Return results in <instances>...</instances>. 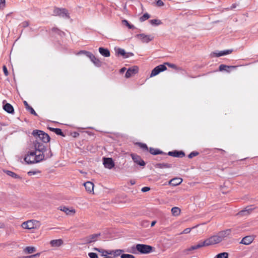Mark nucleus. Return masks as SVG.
I'll return each mask as SVG.
<instances>
[{
	"mask_svg": "<svg viewBox=\"0 0 258 258\" xmlns=\"http://www.w3.org/2000/svg\"><path fill=\"white\" fill-rule=\"evenodd\" d=\"M124 252V250L122 249H116V250H110V255L113 254L114 257L117 256L119 255H121V254Z\"/></svg>",
	"mask_w": 258,
	"mask_h": 258,
	"instance_id": "32",
	"label": "nucleus"
},
{
	"mask_svg": "<svg viewBox=\"0 0 258 258\" xmlns=\"http://www.w3.org/2000/svg\"><path fill=\"white\" fill-rule=\"evenodd\" d=\"M136 37L140 39L143 43H148L154 38L152 35H146L144 33L137 34Z\"/></svg>",
	"mask_w": 258,
	"mask_h": 258,
	"instance_id": "10",
	"label": "nucleus"
},
{
	"mask_svg": "<svg viewBox=\"0 0 258 258\" xmlns=\"http://www.w3.org/2000/svg\"><path fill=\"white\" fill-rule=\"evenodd\" d=\"M84 186L86 190L89 193H92L93 192L94 190V184L90 181H87L85 182L84 184Z\"/></svg>",
	"mask_w": 258,
	"mask_h": 258,
	"instance_id": "20",
	"label": "nucleus"
},
{
	"mask_svg": "<svg viewBox=\"0 0 258 258\" xmlns=\"http://www.w3.org/2000/svg\"><path fill=\"white\" fill-rule=\"evenodd\" d=\"M103 164L105 168L112 169L114 166V163L111 158H104Z\"/></svg>",
	"mask_w": 258,
	"mask_h": 258,
	"instance_id": "15",
	"label": "nucleus"
},
{
	"mask_svg": "<svg viewBox=\"0 0 258 258\" xmlns=\"http://www.w3.org/2000/svg\"><path fill=\"white\" fill-rule=\"evenodd\" d=\"M115 50L116 55L122 56L124 58H125L126 52L123 49L121 48H115Z\"/></svg>",
	"mask_w": 258,
	"mask_h": 258,
	"instance_id": "29",
	"label": "nucleus"
},
{
	"mask_svg": "<svg viewBox=\"0 0 258 258\" xmlns=\"http://www.w3.org/2000/svg\"><path fill=\"white\" fill-rule=\"evenodd\" d=\"M37 172H39L38 171L36 172V171H30L28 172V174L29 176H31V175L35 174Z\"/></svg>",
	"mask_w": 258,
	"mask_h": 258,
	"instance_id": "59",
	"label": "nucleus"
},
{
	"mask_svg": "<svg viewBox=\"0 0 258 258\" xmlns=\"http://www.w3.org/2000/svg\"><path fill=\"white\" fill-rule=\"evenodd\" d=\"M63 243V241L61 239L52 240L50 241V244L52 247H59Z\"/></svg>",
	"mask_w": 258,
	"mask_h": 258,
	"instance_id": "24",
	"label": "nucleus"
},
{
	"mask_svg": "<svg viewBox=\"0 0 258 258\" xmlns=\"http://www.w3.org/2000/svg\"><path fill=\"white\" fill-rule=\"evenodd\" d=\"M52 156V154L50 149L45 154H37L36 152L32 151L28 152L24 160L27 164H32L39 163L45 159L50 158Z\"/></svg>",
	"mask_w": 258,
	"mask_h": 258,
	"instance_id": "1",
	"label": "nucleus"
},
{
	"mask_svg": "<svg viewBox=\"0 0 258 258\" xmlns=\"http://www.w3.org/2000/svg\"><path fill=\"white\" fill-rule=\"evenodd\" d=\"M88 256L90 258H98L97 254L94 252H89Z\"/></svg>",
	"mask_w": 258,
	"mask_h": 258,
	"instance_id": "48",
	"label": "nucleus"
},
{
	"mask_svg": "<svg viewBox=\"0 0 258 258\" xmlns=\"http://www.w3.org/2000/svg\"><path fill=\"white\" fill-rule=\"evenodd\" d=\"M87 53H91V52H89V51H87L86 52H85V54H85L86 56H87V57H89V54H88Z\"/></svg>",
	"mask_w": 258,
	"mask_h": 258,
	"instance_id": "63",
	"label": "nucleus"
},
{
	"mask_svg": "<svg viewBox=\"0 0 258 258\" xmlns=\"http://www.w3.org/2000/svg\"><path fill=\"white\" fill-rule=\"evenodd\" d=\"M131 156L134 161V162L138 165H139L140 166H145L146 165L145 162L142 159L141 156L139 155L135 154V153H132L131 154Z\"/></svg>",
	"mask_w": 258,
	"mask_h": 258,
	"instance_id": "7",
	"label": "nucleus"
},
{
	"mask_svg": "<svg viewBox=\"0 0 258 258\" xmlns=\"http://www.w3.org/2000/svg\"><path fill=\"white\" fill-rule=\"evenodd\" d=\"M33 146L34 147L35 151L37 154L41 153L45 154V152H47L46 147L44 144L38 141V140L33 141Z\"/></svg>",
	"mask_w": 258,
	"mask_h": 258,
	"instance_id": "4",
	"label": "nucleus"
},
{
	"mask_svg": "<svg viewBox=\"0 0 258 258\" xmlns=\"http://www.w3.org/2000/svg\"><path fill=\"white\" fill-rule=\"evenodd\" d=\"M91 61L97 67H100L101 66V61L96 57Z\"/></svg>",
	"mask_w": 258,
	"mask_h": 258,
	"instance_id": "36",
	"label": "nucleus"
},
{
	"mask_svg": "<svg viewBox=\"0 0 258 258\" xmlns=\"http://www.w3.org/2000/svg\"><path fill=\"white\" fill-rule=\"evenodd\" d=\"M216 258H228V253L225 252L219 253L216 255Z\"/></svg>",
	"mask_w": 258,
	"mask_h": 258,
	"instance_id": "39",
	"label": "nucleus"
},
{
	"mask_svg": "<svg viewBox=\"0 0 258 258\" xmlns=\"http://www.w3.org/2000/svg\"><path fill=\"white\" fill-rule=\"evenodd\" d=\"M5 0H0V9H3L5 7Z\"/></svg>",
	"mask_w": 258,
	"mask_h": 258,
	"instance_id": "49",
	"label": "nucleus"
},
{
	"mask_svg": "<svg viewBox=\"0 0 258 258\" xmlns=\"http://www.w3.org/2000/svg\"><path fill=\"white\" fill-rule=\"evenodd\" d=\"M182 181V179L181 178H174L171 179L169 181V184L173 186H176L180 184Z\"/></svg>",
	"mask_w": 258,
	"mask_h": 258,
	"instance_id": "26",
	"label": "nucleus"
},
{
	"mask_svg": "<svg viewBox=\"0 0 258 258\" xmlns=\"http://www.w3.org/2000/svg\"><path fill=\"white\" fill-rule=\"evenodd\" d=\"M165 64L167 65L169 67L172 68V69H175L177 68V66L175 64H173V63H171L169 62H166L165 63Z\"/></svg>",
	"mask_w": 258,
	"mask_h": 258,
	"instance_id": "50",
	"label": "nucleus"
},
{
	"mask_svg": "<svg viewBox=\"0 0 258 258\" xmlns=\"http://www.w3.org/2000/svg\"><path fill=\"white\" fill-rule=\"evenodd\" d=\"M32 134L35 138L36 140H38L39 142L41 141L44 143H48L50 139L49 136L47 133L41 130H33Z\"/></svg>",
	"mask_w": 258,
	"mask_h": 258,
	"instance_id": "2",
	"label": "nucleus"
},
{
	"mask_svg": "<svg viewBox=\"0 0 258 258\" xmlns=\"http://www.w3.org/2000/svg\"><path fill=\"white\" fill-rule=\"evenodd\" d=\"M99 52L102 56L104 57H109L110 55V51L107 48H105L103 47H99Z\"/></svg>",
	"mask_w": 258,
	"mask_h": 258,
	"instance_id": "23",
	"label": "nucleus"
},
{
	"mask_svg": "<svg viewBox=\"0 0 258 258\" xmlns=\"http://www.w3.org/2000/svg\"><path fill=\"white\" fill-rule=\"evenodd\" d=\"M4 172L9 176L12 177L16 179H21V177L17 174L16 173H14V172H12L10 170H5Z\"/></svg>",
	"mask_w": 258,
	"mask_h": 258,
	"instance_id": "31",
	"label": "nucleus"
},
{
	"mask_svg": "<svg viewBox=\"0 0 258 258\" xmlns=\"http://www.w3.org/2000/svg\"><path fill=\"white\" fill-rule=\"evenodd\" d=\"M27 111H29L31 114L35 115V116H38L37 113L35 112V111L34 110V109L31 106L29 108L27 109Z\"/></svg>",
	"mask_w": 258,
	"mask_h": 258,
	"instance_id": "47",
	"label": "nucleus"
},
{
	"mask_svg": "<svg viewBox=\"0 0 258 258\" xmlns=\"http://www.w3.org/2000/svg\"><path fill=\"white\" fill-rule=\"evenodd\" d=\"M53 16H58L65 19H69L70 16L68 10L64 8H55L53 11Z\"/></svg>",
	"mask_w": 258,
	"mask_h": 258,
	"instance_id": "5",
	"label": "nucleus"
},
{
	"mask_svg": "<svg viewBox=\"0 0 258 258\" xmlns=\"http://www.w3.org/2000/svg\"><path fill=\"white\" fill-rule=\"evenodd\" d=\"M150 187L145 186L142 188V191L143 192H146V191H149L150 190Z\"/></svg>",
	"mask_w": 258,
	"mask_h": 258,
	"instance_id": "57",
	"label": "nucleus"
},
{
	"mask_svg": "<svg viewBox=\"0 0 258 258\" xmlns=\"http://www.w3.org/2000/svg\"><path fill=\"white\" fill-rule=\"evenodd\" d=\"M191 231V228H185L182 232L180 233V234H187L189 233Z\"/></svg>",
	"mask_w": 258,
	"mask_h": 258,
	"instance_id": "52",
	"label": "nucleus"
},
{
	"mask_svg": "<svg viewBox=\"0 0 258 258\" xmlns=\"http://www.w3.org/2000/svg\"><path fill=\"white\" fill-rule=\"evenodd\" d=\"M82 241V244H89L90 243V241L88 239V236H87L86 237H84L81 239Z\"/></svg>",
	"mask_w": 258,
	"mask_h": 258,
	"instance_id": "46",
	"label": "nucleus"
},
{
	"mask_svg": "<svg viewBox=\"0 0 258 258\" xmlns=\"http://www.w3.org/2000/svg\"><path fill=\"white\" fill-rule=\"evenodd\" d=\"M3 109L9 113H14V109L13 106L9 103H6V104H4Z\"/></svg>",
	"mask_w": 258,
	"mask_h": 258,
	"instance_id": "18",
	"label": "nucleus"
},
{
	"mask_svg": "<svg viewBox=\"0 0 258 258\" xmlns=\"http://www.w3.org/2000/svg\"><path fill=\"white\" fill-rule=\"evenodd\" d=\"M203 246H204L203 242H200L196 245H192L189 248L184 249L182 252L183 254L186 255L190 254L191 253V251L201 248Z\"/></svg>",
	"mask_w": 258,
	"mask_h": 258,
	"instance_id": "8",
	"label": "nucleus"
},
{
	"mask_svg": "<svg viewBox=\"0 0 258 258\" xmlns=\"http://www.w3.org/2000/svg\"><path fill=\"white\" fill-rule=\"evenodd\" d=\"M167 70V68L165 64H160L156 67L151 72L150 77H152L159 74L160 72Z\"/></svg>",
	"mask_w": 258,
	"mask_h": 258,
	"instance_id": "9",
	"label": "nucleus"
},
{
	"mask_svg": "<svg viewBox=\"0 0 258 258\" xmlns=\"http://www.w3.org/2000/svg\"><path fill=\"white\" fill-rule=\"evenodd\" d=\"M167 154V155L174 157H179L182 158L185 156V153L184 152L182 151H177L175 150L173 151H170Z\"/></svg>",
	"mask_w": 258,
	"mask_h": 258,
	"instance_id": "16",
	"label": "nucleus"
},
{
	"mask_svg": "<svg viewBox=\"0 0 258 258\" xmlns=\"http://www.w3.org/2000/svg\"><path fill=\"white\" fill-rule=\"evenodd\" d=\"M121 258H135V256L131 254H121L120 255Z\"/></svg>",
	"mask_w": 258,
	"mask_h": 258,
	"instance_id": "44",
	"label": "nucleus"
},
{
	"mask_svg": "<svg viewBox=\"0 0 258 258\" xmlns=\"http://www.w3.org/2000/svg\"><path fill=\"white\" fill-rule=\"evenodd\" d=\"M60 210L65 212L67 214H69L70 212L75 213V211L73 210H70L68 208L66 207H61Z\"/></svg>",
	"mask_w": 258,
	"mask_h": 258,
	"instance_id": "41",
	"label": "nucleus"
},
{
	"mask_svg": "<svg viewBox=\"0 0 258 258\" xmlns=\"http://www.w3.org/2000/svg\"><path fill=\"white\" fill-rule=\"evenodd\" d=\"M156 5L158 7H162L164 6V4L162 0H158L156 2Z\"/></svg>",
	"mask_w": 258,
	"mask_h": 258,
	"instance_id": "51",
	"label": "nucleus"
},
{
	"mask_svg": "<svg viewBox=\"0 0 258 258\" xmlns=\"http://www.w3.org/2000/svg\"><path fill=\"white\" fill-rule=\"evenodd\" d=\"M151 24L153 25H159L162 24V22L160 20L153 19L150 21Z\"/></svg>",
	"mask_w": 258,
	"mask_h": 258,
	"instance_id": "38",
	"label": "nucleus"
},
{
	"mask_svg": "<svg viewBox=\"0 0 258 258\" xmlns=\"http://www.w3.org/2000/svg\"><path fill=\"white\" fill-rule=\"evenodd\" d=\"M36 251V248L33 246H27L24 249V251L28 253H32Z\"/></svg>",
	"mask_w": 258,
	"mask_h": 258,
	"instance_id": "35",
	"label": "nucleus"
},
{
	"mask_svg": "<svg viewBox=\"0 0 258 258\" xmlns=\"http://www.w3.org/2000/svg\"><path fill=\"white\" fill-rule=\"evenodd\" d=\"M87 51L86 50H81L79 52L78 54H85V52H86Z\"/></svg>",
	"mask_w": 258,
	"mask_h": 258,
	"instance_id": "60",
	"label": "nucleus"
},
{
	"mask_svg": "<svg viewBox=\"0 0 258 258\" xmlns=\"http://www.w3.org/2000/svg\"><path fill=\"white\" fill-rule=\"evenodd\" d=\"M150 18V15L148 13H145L142 17L140 18V22H144Z\"/></svg>",
	"mask_w": 258,
	"mask_h": 258,
	"instance_id": "37",
	"label": "nucleus"
},
{
	"mask_svg": "<svg viewBox=\"0 0 258 258\" xmlns=\"http://www.w3.org/2000/svg\"><path fill=\"white\" fill-rule=\"evenodd\" d=\"M3 71H4L5 75L6 76H8L9 73H8V70L7 69V67L5 66H3Z\"/></svg>",
	"mask_w": 258,
	"mask_h": 258,
	"instance_id": "55",
	"label": "nucleus"
},
{
	"mask_svg": "<svg viewBox=\"0 0 258 258\" xmlns=\"http://www.w3.org/2000/svg\"><path fill=\"white\" fill-rule=\"evenodd\" d=\"M55 128H53V127H48V129H49L50 131H52V132H54V130H55Z\"/></svg>",
	"mask_w": 258,
	"mask_h": 258,
	"instance_id": "62",
	"label": "nucleus"
},
{
	"mask_svg": "<svg viewBox=\"0 0 258 258\" xmlns=\"http://www.w3.org/2000/svg\"><path fill=\"white\" fill-rule=\"evenodd\" d=\"M156 223V221H152V223H151V226H153Z\"/></svg>",
	"mask_w": 258,
	"mask_h": 258,
	"instance_id": "64",
	"label": "nucleus"
},
{
	"mask_svg": "<svg viewBox=\"0 0 258 258\" xmlns=\"http://www.w3.org/2000/svg\"><path fill=\"white\" fill-rule=\"evenodd\" d=\"M254 208H252L251 206L246 207L244 210L241 211L238 213V214L241 216H244L250 214Z\"/></svg>",
	"mask_w": 258,
	"mask_h": 258,
	"instance_id": "22",
	"label": "nucleus"
},
{
	"mask_svg": "<svg viewBox=\"0 0 258 258\" xmlns=\"http://www.w3.org/2000/svg\"><path fill=\"white\" fill-rule=\"evenodd\" d=\"M253 240V238L251 236H246L243 237L240 241V243L244 245H248L250 244Z\"/></svg>",
	"mask_w": 258,
	"mask_h": 258,
	"instance_id": "19",
	"label": "nucleus"
},
{
	"mask_svg": "<svg viewBox=\"0 0 258 258\" xmlns=\"http://www.w3.org/2000/svg\"><path fill=\"white\" fill-rule=\"evenodd\" d=\"M154 167L157 168H170L172 167V164L169 163H157L154 165Z\"/></svg>",
	"mask_w": 258,
	"mask_h": 258,
	"instance_id": "27",
	"label": "nucleus"
},
{
	"mask_svg": "<svg viewBox=\"0 0 258 258\" xmlns=\"http://www.w3.org/2000/svg\"><path fill=\"white\" fill-rule=\"evenodd\" d=\"M233 51L232 49H227L223 51H219L218 52H213L211 54L213 56L219 57L223 55H227L230 54Z\"/></svg>",
	"mask_w": 258,
	"mask_h": 258,
	"instance_id": "17",
	"label": "nucleus"
},
{
	"mask_svg": "<svg viewBox=\"0 0 258 258\" xmlns=\"http://www.w3.org/2000/svg\"><path fill=\"white\" fill-rule=\"evenodd\" d=\"M238 66H227L225 64H220L219 67V70L221 72L225 71L230 73L232 70L235 69Z\"/></svg>",
	"mask_w": 258,
	"mask_h": 258,
	"instance_id": "13",
	"label": "nucleus"
},
{
	"mask_svg": "<svg viewBox=\"0 0 258 258\" xmlns=\"http://www.w3.org/2000/svg\"><path fill=\"white\" fill-rule=\"evenodd\" d=\"M125 70H126L125 68H121V69L120 70V72L121 73H123Z\"/></svg>",
	"mask_w": 258,
	"mask_h": 258,
	"instance_id": "61",
	"label": "nucleus"
},
{
	"mask_svg": "<svg viewBox=\"0 0 258 258\" xmlns=\"http://www.w3.org/2000/svg\"><path fill=\"white\" fill-rule=\"evenodd\" d=\"M139 71V68L137 66H134L130 68L126 71L125 77L126 78H129L132 76L135 75Z\"/></svg>",
	"mask_w": 258,
	"mask_h": 258,
	"instance_id": "12",
	"label": "nucleus"
},
{
	"mask_svg": "<svg viewBox=\"0 0 258 258\" xmlns=\"http://www.w3.org/2000/svg\"><path fill=\"white\" fill-rule=\"evenodd\" d=\"M134 54L133 52H126L125 58H127L130 56H133Z\"/></svg>",
	"mask_w": 258,
	"mask_h": 258,
	"instance_id": "56",
	"label": "nucleus"
},
{
	"mask_svg": "<svg viewBox=\"0 0 258 258\" xmlns=\"http://www.w3.org/2000/svg\"><path fill=\"white\" fill-rule=\"evenodd\" d=\"M23 103L26 110L31 107L26 101H24Z\"/></svg>",
	"mask_w": 258,
	"mask_h": 258,
	"instance_id": "58",
	"label": "nucleus"
},
{
	"mask_svg": "<svg viewBox=\"0 0 258 258\" xmlns=\"http://www.w3.org/2000/svg\"><path fill=\"white\" fill-rule=\"evenodd\" d=\"M29 25V22L28 21H25L22 22L21 24H20L19 26L21 28H25L28 27Z\"/></svg>",
	"mask_w": 258,
	"mask_h": 258,
	"instance_id": "42",
	"label": "nucleus"
},
{
	"mask_svg": "<svg viewBox=\"0 0 258 258\" xmlns=\"http://www.w3.org/2000/svg\"><path fill=\"white\" fill-rule=\"evenodd\" d=\"M33 222H34L32 220L28 221L27 222L23 223L22 226L23 228L25 229H33L34 228Z\"/></svg>",
	"mask_w": 258,
	"mask_h": 258,
	"instance_id": "21",
	"label": "nucleus"
},
{
	"mask_svg": "<svg viewBox=\"0 0 258 258\" xmlns=\"http://www.w3.org/2000/svg\"><path fill=\"white\" fill-rule=\"evenodd\" d=\"M54 133L57 135H60L62 137L65 136L64 133L62 132L60 128H56L55 130H54Z\"/></svg>",
	"mask_w": 258,
	"mask_h": 258,
	"instance_id": "43",
	"label": "nucleus"
},
{
	"mask_svg": "<svg viewBox=\"0 0 258 258\" xmlns=\"http://www.w3.org/2000/svg\"><path fill=\"white\" fill-rule=\"evenodd\" d=\"M199 154V153L198 152H197V151H193L192 152H191L188 155V157L189 158H193L194 157H195L196 156H198V155Z\"/></svg>",
	"mask_w": 258,
	"mask_h": 258,
	"instance_id": "45",
	"label": "nucleus"
},
{
	"mask_svg": "<svg viewBox=\"0 0 258 258\" xmlns=\"http://www.w3.org/2000/svg\"><path fill=\"white\" fill-rule=\"evenodd\" d=\"M122 23L126 25L129 29H134L135 26L133 25L130 24L126 20H123L122 21Z\"/></svg>",
	"mask_w": 258,
	"mask_h": 258,
	"instance_id": "40",
	"label": "nucleus"
},
{
	"mask_svg": "<svg viewBox=\"0 0 258 258\" xmlns=\"http://www.w3.org/2000/svg\"><path fill=\"white\" fill-rule=\"evenodd\" d=\"M136 145H137L141 149H142L143 151L148 152L149 150V148L147 145L145 143L138 142L136 143Z\"/></svg>",
	"mask_w": 258,
	"mask_h": 258,
	"instance_id": "34",
	"label": "nucleus"
},
{
	"mask_svg": "<svg viewBox=\"0 0 258 258\" xmlns=\"http://www.w3.org/2000/svg\"><path fill=\"white\" fill-rule=\"evenodd\" d=\"M221 241V239L217 235L211 236L209 238L206 239L203 242L204 246H209L212 244H215L220 242Z\"/></svg>",
	"mask_w": 258,
	"mask_h": 258,
	"instance_id": "6",
	"label": "nucleus"
},
{
	"mask_svg": "<svg viewBox=\"0 0 258 258\" xmlns=\"http://www.w3.org/2000/svg\"><path fill=\"white\" fill-rule=\"evenodd\" d=\"M233 229H228L224 231H220L218 233V235L221 239V241L224 240L225 238L227 237L232 232H234Z\"/></svg>",
	"mask_w": 258,
	"mask_h": 258,
	"instance_id": "11",
	"label": "nucleus"
},
{
	"mask_svg": "<svg viewBox=\"0 0 258 258\" xmlns=\"http://www.w3.org/2000/svg\"><path fill=\"white\" fill-rule=\"evenodd\" d=\"M154 247L149 245L144 244H137L132 247L133 250H136L142 254L150 253L153 251Z\"/></svg>",
	"mask_w": 258,
	"mask_h": 258,
	"instance_id": "3",
	"label": "nucleus"
},
{
	"mask_svg": "<svg viewBox=\"0 0 258 258\" xmlns=\"http://www.w3.org/2000/svg\"><path fill=\"white\" fill-rule=\"evenodd\" d=\"M148 151H149V152L151 154L154 155H158V154L163 155L164 157H163V159H166L168 157H167V154L166 153H164V152H163L162 151H161L158 149H155V148L151 147L149 149Z\"/></svg>",
	"mask_w": 258,
	"mask_h": 258,
	"instance_id": "14",
	"label": "nucleus"
},
{
	"mask_svg": "<svg viewBox=\"0 0 258 258\" xmlns=\"http://www.w3.org/2000/svg\"><path fill=\"white\" fill-rule=\"evenodd\" d=\"M40 253L38 252V253H37L34 254H32V255H29V256H27L25 258H32V257H38V256H40Z\"/></svg>",
	"mask_w": 258,
	"mask_h": 258,
	"instance_id": "53",
	"label": "nucleus"
},
{
	"mask_svg": "<svg viewBox=\"0 0 258 258\" xmlns=\"http://www.w3.org/2000/svg\"><path fill=\"white\" fill-rule=\"evenodd\" d=\"M51 31L52 32L59 35L60 37L65 36V33L57 28L53 27L52 28Z\"/></svg>",
	"mask_w": 258,
	"mask_h": 258,
	"instance_id": "30",
	"label": "nucleus"
},
{
	"mask_svg": "<svg viewBox=\"0 0 258 258\" xmlns=\"http://www.w3.org/2000/svg\"><path fill=\"white\" fill-rule=\"evenodd\" d=\"M100 236V233L93 234L88 236L90 243L95 242L97 240L98 237Z\"/></svg>",
	"mask_w": 258,
	"mask_h": 258,
	"instance_id": "28",
	"label": "nucleus"
},
{
	"mask_svg": "<svg viewBox=\"0 0 258 258\" xmlns=\"http://www.w3.org/2000/svg\"><path fill=\"white\" fill-rule=\"evenodd\" d=\"M93 250L101 253V256L104 257H106L107 255H110V253H111L110 250H107L96 247L94 248Z\"/></svg>",
	"mask_w": 258,
	"mask_h": 258,
	"instance_id": "25",
	"label": "nucleus"
},
{
	"mask_svg": "<svg viewBox=\"0 0 258 258\" xmlns=\"http://www.w3.org/2000/svg\"><path fill=\"white\" fill-rule=\"evenodd\" d=\"M89 54V58L92 61L94 58H95V56L92 53H87Z\"/></svg>",
	"mask_w": 258,
	"mask_h": 258,
	"instance_id": "54",
	"label": "nucleus"
},
{
	"mask_svg": "<svg viewBox=\"0 0 258 258\" xmlns=\"http://www.w3.org/2000/svg\"><path fill=\"white\" fill-rule=\"evenodd\" d=\"M180 209L178 207H173L171 209V213L173 216H177L179 215L180 213Z\"/></svg>",
	"mask_w": 258,
	"mask_h": 258,
	"instance_id": "33",
	"label": "nucleus"
}]
</instances>
